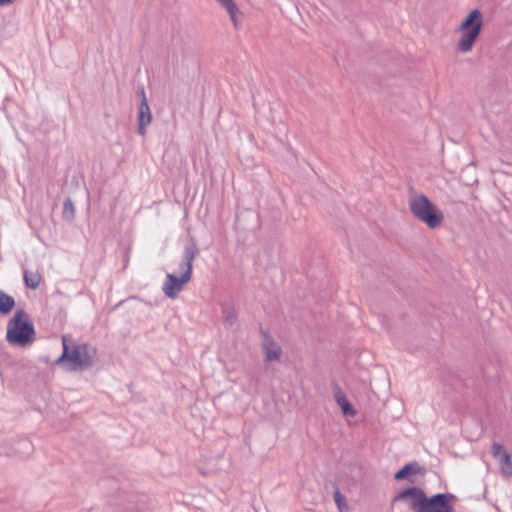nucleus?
Segmentation results:
<instances>
[{
  "instance_id": "nucleus-1",
  "label": "nucleus",
  "mask_w": 512,
  "mask_h": 512,
  "mask_svg": "<svg viewBox=\"0 0 512 512\" xmlns=\"http://www.w3.org/2000/svg\"><path fill=\"white\" fill-rule=\"evenodd\" d=\"M34 335L35 329L29 321L28 314L22 309L17 310L7 324V341L12 345L24 347L33 342Z\"/></svg>"
},
{
  "instance_id": "nucleus-2",
  "label": "nucleus",
  "mask_w": 512,
  "mask_h": 512,
  "mask_svg": "<svg viewBox=\"0 0 512 512\" xmlns=\"http://www.w3.org/2000/svg\"><path fill=\"white\" fill-rule=\"evenodd\" d=\"M409 209L412 215L425 223L430 229L437 228L444 219L439 208L424 194H417L409 199Z\"/></svg>"
},
{
  "instance_id": "nucleus-3",
  "label": "nucleus",
  "mask_w": 512,
  "mask_h": 512,
  "mask_svg": "<svg viewBox=\"0 0 512 512\" xmlns=\"http://www.w3.org/2000/svg\"><path fill=\"white\" fill-rule=\"evenodd\" d=\"M483 25L482 13L478 9L472 10L462 21L456 31L462 32L457 42V49L462 53L472 50V47L481 32Z\"/></svg>"
},
{
  "instance_id": "nucleus-4",
  "label": "nucleus",
  "mask_w": 512,
  "mask_h": 512,
  "mask_svg": "<svg viewBox=\"0 0 512 512\" xmlns=\"http://www.w3.org/2000/svg\"><path fill=\"white\" fill-rule=\"evenodd\" d=\"M94 354L95 349L91 351L87 344L76 345L70 351L65 337H63V352L56 362L61 363L63 360L67 359L70 362L69 370H85L93 365Z\"/></svg>"
},
{
  "instance_id": "nucleus-5",
  "label": "nucleus",
  "mask_w": 512,
  "mask_h": 512,
  "mask_svg": "<svg viewBox=\"0 0 512 512\" xmlns=\"http://www.w3.org/2000/svg\"><path fill=\"white\" fill-rule=\"evenodd\" d=\"M191 280V266L180 277L168 273L162 286V291L168 298L175 299L182 291L183 285Z\"/></svg>"
},
{
  "instance_id": "nucleus-6",
  "label": "nucleus",
  "mask_w": 512,
  "mask_h": 512,
  "mask_svg": "<svg viewBox=\"0 0 512 512\" xmlns=\"http://www.w3.org/2000/svg\"><path fill=\"white\" fill-rule=\"evenodd\" d=\"M426 493L419 487H409L400 491L393 499L394 502H406L413 512H420Z\"/></svg>"
},
{
  "instance_id": "nucleus-7",
  "label": "nucleus",
  "mask_w": 512,
  "mask_h": 512,
  "mask_svg": "<svg viewBox=\"0 0 512 512\" xmlns=\"http://www.w3.org/2000/svg\"><path fill=\"white\" fill-rule=\"evenodd\" d=\"M454 495L438 493L431 497H425L420 512H455L449 499H453Z\"/></svg>"
},
{
  "instance_id": "nucleus-8",
  "label": "nucleus",
  "mask_w": 512,
  "mask_h": 512,
  "mask_svg": "<svg viewBox=\"0 0 512 512\" xmlns=\"http://www.w3.org/2000/svg\"><path fill=\"white\" fill-rule=\"evenodd\" d=\"M140 96L141 101L138 108V116H137V122H138V128L137 132L141 136L146 135V128L152 121V113L146 98L145 89L144 87L140 88Z\"/></svg>"
},
{
  "instance_id": "nucleus-9",
  "label": "nucleus",
  "mask_w": 512,
  "mask_h": 512,
  "mask_svg": "<svg viewBox=\"0 0 512 512\" xmlns=\"http://www.w3.org/2000/svg\"><path fill=\"white\" fill-rule=\"evenodd\" d=\"M424 469L417 462H410L405 464L400 470H398L394 474V479L399 480H408L410 483H415V476L417 474H423Z\"/></svg>"
},
{
  "instance_id": "nucleus-10",
  "label": "nucleus",
  "mask_w": 512,
  "mask_h": 512,
  "mask_svg": "<svg viewBox=\"0 0 512 512\" xmlns=\"http://www.w3.org/2000/svg\"><path fill=\"white\" fill-rule=\"evenodd\" d=\"M263 352L267 362L279 360L282 353L281 347L266 333H264Z\"/></svg>"
},
{
  "instance_id": "nucleus-11",
  "label": "nucleus",
  "mask_w": 512,
  "mask_h": 512,
  "mask_svg": "<svg viewBox=\"0 0 512 512\" xmlns=\"http://www.w3.org/2000/svg\"><path fill=\"white\" fill-rule=\"evenodd\" d=\"M334 398L336 403L340 406L344 415L351 417H354L356 415V411L353 409L345 393L338 385H335L334 387Z\"/></svg>"
},
{
  "instance_id": "nucleus-12",
  "label": "nucleus",
  "mask_w": 512,
  "mask_h": 512,
  "mask_svg": "<svg viewBox=\"0 0 512 512\" xmlns=\"http://www.w3.org/2000/svg\"><path fill=\"white\" fill-rule=\"evenodd\" d=\"M198 253L197 247L195 244L186 245L183 251V259L179 263V273L182 274L184 271L188 270V267L191 266V270L193 269V261Z\"/></svg>"
},
{
  "instance_id": "nucleus-13",
  "label": "nucleus",
  "mask_w": 512,
  "mask_h": 512,
  "mask_svg": "<svg viewBox=\"0 0 512 512\" xmlns=\"http://www.w3.org/2000/svg\"><path fill=\"white\" fill-rule=\"evenodd\" d=\"M15 306V300L12 296L0 290V314L8 315Z\"/></svg>"
},
{
  "instance_id": "nucleus-14",
  "label": "nucleus",
  "mask_w": 512,
  "mask_h": 512,
  "mask_svg": "<svg viewBox=\"0 0 512 512\" xmlns=\"http://www.w3.org/2000/svg\"><path fill=\"white\" fill-rule=\"evenodd\" d=\"M501 474L506 477H512V460L508 452H503L499 459Z\"/></svg>"
},
{
  "instance_id": "nucleus-15",
  "label": "nucleus",
  "mask_w": 512,
  "mask_h": 512,
  "mask_svg": "<svg viewBox=\"0 0 512 512\" xmlns=\"http://www.w3.org/2000/svg\"><path fill=\"white\" fill-rule=\"evenodd\" d=\"M222 7H224L232 20L235 27H237L236 12L238 10L237 5L233 0H217Z\"/></svg>"
},
{
  "instance_id": "nucleus-16",
  "label": "nucleus",
  "mask_w": 512,
  "mask_h": 512,
  "mask_svg": "<svg viewBox=\"0 0 512 512\" xmlns=\"http://www.w3.org/2000/svg\"><path fill=\"white\" fill-rule=\"evenodd\" d=\"M62 217L66 221H72L75 217V207L70 198H67L63 203Z\"/></svg>"
},
{
  "instance_id": "nucleus-17",
  "label": "nucleus",
  "mask_w": 512,
  "mask_h": 512,
  "mask_svg": "<svg viewBox=\"0 0 512 512\" xmlns=\"http://www.w3.org/2000/svg\"><path fill=\"white\" fill-rule=\"evenodd\" d=\"M40 279L38 273L24 271V282L28 288L36 289L39 286Z\"/></svg>"
},
{
  "instance_id": "nucleus-18",
  "label": "nucleus",
  "mask_w": 512,
  "mask_h": 512,
  "mask_svg": "<svg viewBox=\"0 0 512 512\" xmlns=\"http://www.w3.org/2000/svg\"><path fill=\"white\" fill-rule=\"evenodd\" d=\"M333 498L336 506L339 509V512H348L346 498L341 494V492L338 489L334 491Z\"/></svg>"
},
{
  "instance_id": "nucleus-19",
  "label": "nucleus",
  "mask_w": 512,
  "mask_h": 512,
  "mask_svg": "<svg viewBox=\"0 0 512 512\" xmlns=\"http://www.w3.org/2000/svg\"><path fill=\"white\" fill-rule=\"evenodd\" d=\"M17 444L19 446V450H21L25 454H29L33 450L32 443L27 439H22V440L18 441Z\"/></svg>"
},
{
  "instance_id": "nucleus-20",
  "label": "nucleus",
  "mask_w": 512,
  "mask_h": 512,
  "mask_svg": "<svg viewBox=\"0 0 512 512\" xmlns=\"http://www.w3.org/2000/svg\"><path fill=\"white\" fill-rule=\"evenodd\" d=\"M491 452H492V455L495 457V458H501V454L504 452L503 451V446L499 443H493L492 445V448H491Z\"/></svg>"
},
{
  "instance_id": "nucleus-21",
  "label": "nucleus",
  "mask_w": 512,
  "mask_h": 512,
  "mask_svg": "<svg viewBox=\"0 0 512 512\" xmlns=\"http://www.w3.org/2000/svg\"><path fill=\"white\" fill-rule=\"evenodd\" d=\"M226 321H228L230 324H232L235 321L234 313L227 312V314H226Z\"/></svg>"
},
{
  "instance_id": "nucleus-22",
  "label": "nucleus",
  "mask_w": 512,
  "mask_h": 512,
  "mask_svg": "<svg viewBox=\"0 0 512 512\" xmlns=\"http://www.w3.org/2000/svg\"><path fill=\"white\" fill-rule=\"evenodd\" d=\"M15 0H0V6H8L12 4Z\"/></svg>"
}]
</instances>
